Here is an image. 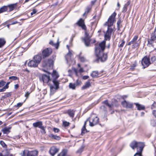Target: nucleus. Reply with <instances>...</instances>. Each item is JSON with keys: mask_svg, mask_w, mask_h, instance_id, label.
Listing matches in <instances>:
<instances>
[{"mask_svg": "<svg viewBox=\"0 0 156 156\" xmlns=\"http://www.w3.org/2000/svg\"><path fill=\"white\" fill-rule=\"evenodd\" d=\"M98 121L99 118L97 117H91L89 119L90 126H94L98 123Z\"/></svg>", "mask_w": 156, "mask_h": 156, "instance_id": "7", "label": "nucleus"}, {"mask_svg": "<svg viewBox=\"0 0 156 156\" xmlns=\"http://www.w3.org/2000/svg\"><path fill=\"white\" fill-rule=\"evenodd\" d=\"M152 113L154 116L156 117V110H154Z\"/></svg>", "mask_w": 156, "mask_h": 156, "instance_id": "61", "label": "nucleus"}, {"mask_svg": "<svg viewBox=\"0 0 156 156\" xmlns=\"http://www.w3.org/2000/svg\"><path fill=\"white\" fill-rule=\"evenodd\" d=\"M130 147L133 149H134L137 148V150H140V151H142L144 145V143L142 142H137L135 141H133L130 144Z\"/></svg>", "mask_w": 156, "mask_h": 156, "instance_id": "4", "label": "nucleus"}, {"mask_svg": "<svg viewBox=\"0 0 156 156\" xmlns=\"http://www.w3.org/2000/svg\"><path fill=\"white\" fill-rule=\"evenodd\" d=\"M53 131L55 133H58L59 131V129L57 128H54Z\"/></svg>", "mask_w": 156, "mask_h": 156, "instance_id": "54", "label": "nucleus"}, {"mask_svg": "<svg viewBox=\"0 0 156 156\" xmlns=\"http://www.w3.org/2000/svg\"><path fill=\"white\" fill-rule=\"evenodd\" d=\"M63 125L64 126L66 127L69 126V123L66 121L63 122Z\"/></svg>", "mask_w": 156, "mask_h": 156, "instance_id": "50", "label": "nucleus"}, {"mask_svg": "<svg viewBox=\"0 0 156 156\" xmlns=\"http://www.w3.org/2000/svg\"><path fill=\"white\" fill-rule=\"evenodd\" d=\"M6 6L7 7V10H8L9 8V11L11 12L13 11L17 6V3L8 5Z\"/></svg>", "mask_w": 156, "mask_h": 156, "instance_id": "15", "label": "nucleus"}, {"mask_svg": "<svg viewBox=\"0 0 156 156\" xmlns=\"http://www.w3.org/2000/svg\"><path fill=\"white\" fill-rule=\"evenodd\" d=\"M8 11L7 7L4 5L0 8V14Z\"/></svg>", "mask_w": 156, "mask_h": 156, "instance_id": "24", "label": "nucleus"}, {"mask_svg": "<svg viewBox=\"0 0 156 156\" xmlns=\"http://www.w3.org/2000/svg\"><path fill=\"white\" fill-rule=\"evenodd\" d=\"M75 84H76V86L78 85H80L81 84V82L79 80H77L76 82L74 83Z\"/></svg>", "mask_w": 156, "mask_h": 156, "instance_id": "48", "label": "nucleus"}, {"mask_svg": "<svg viewBox=\"0 0 156 156\" xmlns=\"http://www.w3.org/2000/svg\"><path fill=\"white\" fill-rule=\"evenodd\" d=\"M121 103L123 107L127 108H131L133 107V105L131 103L126 102L125 100L122 102Z\"/></svg>", "mask_w": 156, "mask_h": 156, "instance_id": "14", "label": "nucleus"}, {"mask_svg": "<svg viewBox=\"0 0 156 156\" xmlns=\"http://www.w3.org/2000/svg\"><path fill=\"white\" fill-rule=\"evenodd\" d=\"M79 58L80 61L81 62H84L86 60V58L83 56H80Z\"/></svg>", "mask_w": 156, "mask_h": 156, "instance_id": "44", "label": "nucleus"}, {"mask_svg": "<svg viewBox=\"0 0 156 156\" xmlns=\"http://www.w3.org/2000/svg\"><path fill=\"white\" fill-rule=\"evenodd\" d=\"M125 43V41L124 40H122L119 43V47H122Z\"/></svg>", "mask_w": 156, "mask_h": 156, "instance_id": "38", "label": "nucleus"}, {"mask_svg": "<svg viewBox=\"0 0 156 156\" xmlns=\"http://www.w3.org/2000/svg\"><path fill=\"white\" fill-rule=\"evenodd\" d=\"M137 108V109L139 110H144L145 109V107L143 105L139 104L138 103L135 104Z\"/></svg>", "mask_w": 156, "mask_h": 156, "instance_id": "23", "label": "nucleus"}, {"mask_svg": "<svg viewBox=\"0 0 156 156\" xmlns=\"http://www.w3.org/2000/svg\"><path fill=\"white\" fill-rule=\"evenodd\" d=\"M40 129H42L41 133L42 134H44L46 133V131L44 126H43Z\"/></svg>", "mask_w": 156, "mask_h": 156, "instance_id": "53", "label": "nucleus"}, {"mask_svg": "<svg viewBox=\"0 0 156 156\" xmlns=\"http://www.w3.org/2000/svg\"><path fill=\"white\" fill-rule=\"evenodd\" d=\"M23 104V103L20 102L17 104L15 105V106L19 108Z\"/></svg>", "mask_w": 156, "mask_h": 156, "instance_id": "52", "label": "nucleus"}, {"mask_svg": "<svg viewBox=\"0 0 156 156\" xmlns=\"http://www.w3.org/2000/svg\"><path fill=\"white\" fill-rule=\"evenodd\" d=\"M11 128V126H9L8 127H5L1 130V131L4 134H8L10 132V129Z\"/></svg>", "mask_w": 156, "mask_h": 156, "instance_id": "16", "label": "nucleus"}, {"mask_svg": "<svg viewBox=\"0 0 156 156\" xmlns=\"http://www.w3.org/2000/svg\"><path fill=\"white\" fill-rule=\"evenodd\" d=\"M151 63H154V65H156V56H153L151 57Z\"/></svg>", "mask_w": 156, "mask_h": 156, "instance_id": "32", "label": "nucleus"}, {"mask_svg": "<svg viewBox=\"0 0 156 156\" xmlns=\"http://www.w3.org/2000/svg\"><path fill=\"white\" fill-rule=\"evenodd\" d=\"M151 125L153 126H155L156 124V121L154 119H151Z\"/></svg>", "mask_w": 156, "mask_h": 156, "instance_id": "39", "label": "nucleus"}, {"mask_svg": "<svg viewBox=\"0 0 156 156\" xmlns=\"http://www.w3.org/2000/svg\"><path fill=\"white\" fill-rule=\"evenodd\" d=\"M17 23H18V22H17V21H14V22H12V21H10L9 22V24L8 25V26L9 27V25H14V24H16Z\"/></svg>", "mask_w": 156, "mask_h": 156, "instance_id": "46", "label": "nucleus"}, {"mask_svg": "<svg viewBox=\"0 0 156 156\" xmlns=\"http://www.w3.org/2000/svg\"><path fill=\"white\" fill-rule=\"evenodd\" d=\"M103 103L105 104L107 106L108 104V101L107 100H105L103 102Z\"/></svg>", "mask_w": 156, "mask_h": 156, "instance_id": "59", "label": "nucleus"}, {"mask_svg": "<svg viewBox=\"0 0 156 156\" xmlns=\"http://www.w3.org/2000/svg\"><path fill=\"white\" fill-rule=\"evenodd\" d=\"M136 66V64L134 63L131 66L130 68V69L132 70H133L134 69L135 67Z\"/></svg>", "mask_w": 156, "mask_h": 156, "instance_id": "55", "label": "nucleus"}, {"mask_svg": "<svg viewBox=\"0 0 156 156\" xmlns=\"http://www.w3.org/2000/svg\"><path fill=\"white\" fill-rule=\"evenodd\" d=\"M37 12V10L36 9H34L32 10V12H31V16H33Z\"/></svg>", "mask_w": 156, "mask_h": 156, "instance_id": "45", "label": "nucleus"}, {"mask_svg": "<svg viewBox=\"0 0 156 156\" xmlns=\"http://www.w3.org/2000/svg\"><path fill=\"white\" fill-rule=\"evenodd\" d=\"M49 136L51 138L56 140H59L61 139L60 137L59 136H58L56 135H54L53 134H50L49 135Z\"/></svg>", "mask_w": 156, "mask_h": 156, "instance_id": "22", "label": "nucleus"}, {"mask_svg": "<svg viewBox=\"0 0 156 156\" xmlns=\"http://www.w3.org/2000/svg\"><path fill=\"white\" fill-rule=\"evenodd\" d=\"M6 41L4 38H0V48H2L6 44Z\"/></svg>", "mask_w": 156, "mask_h": 156, "instance_id": "20", "label": "nucleus"}, {"mask_svg": "<svg viewBox=\"0 0 156 156\" xmlns=\"http://www.w3.org/2000/svg\"><path fill=\"white\" fill-rule=\"evenodd\" d=\"M100 108L101 109H103L105 111L106 110L105 106L104 105L102 106Z\"/></svg>", "mask_w": 156, "mask_h": 156, "instance_id": "63", "label": "nucleus"}, {"mask_svg": "<svg viewBox=\"0 0 156 156\" xmlns=\"http://www.w3.org/2000/svg\"><path fill=\"white\" fill-rule=\"evenodd\" d=\"M67 151L66 150L64 149L57 156H66Z\"/></svg>", "mask_w": 156, "mask_h": 156, "instance_id": "28", "label": "nucleus"}, {"mask_svg": "<svg viewBox=\"0 0 156 156\" xmlns=\"http://www.w3.org/2000/svg\"><path fill=\"white\" fill-rule=\"evenodd\" d=\"M77 24L81 27L83 30H86V27L84 23V20L82 19H80L76 23Z\"/></svg>", "mask_w": 156, "mask_h": 156, "instance_id": "11", "label": "nucleus"}, {"mask_svg": "<svg viewBox=\"0 0 156 156\" xmlns=\"http://www.w3.org/2000/svg\"><path fill=\"white\" fill-rule=\"evenodd\" d=\"M38 153V151L36 150L30 151V156H36L37 154Z\"/></svg>", "mask_w": 156, "mask_h": 156, "instance_id": "25", "label": "nucleus"}, {"mask_svg": "<svg viewBox=\"0 0 156 156\" xmlns=\"http://www.w3.org/2000/svg\"><path fill=\"white\" fill-rule=\"evenodd\" d=\"M19 85L18 84H15L14 86V88L15 89H17L19 87Z\"/></svg>", "mask_w": 156, "mask_h": 156, "instance_id": "62", "label": "nucleus"}, {"mask_svg": "<svg viewBox=\"0 0 156 156\" xmlns=\"http://www.w3.org/2000/svg\"><path fill=\"white\" fill-rule=\"evenodd\" d=\"M6 82L3 80L0 81V87H3L4 86Z\"/></svg>", "mask_w": 156, "mask_h": 156, "instance_id": "41", "label": "nucleus"}, {"mask_svg": "<svg viewBox=\"0 0 156 156\" xmlns=\"http://www.w3.org/2000/svg\"><path fill=\"white\" fill-rule=\"evenodd\" d=\"M121 23V21L120 20H119L117 22V27L118 28V29H119V27H120V24Z\"/></svg>", "mask_w": 156, "mask_h": 156, "instance_id": "49", "label": "nucleus"}, {"mask_svg": "<svg viewBox=\"0 0 156 156\" xmlns=\"http://www.w3.org/2000/svg\"><path fill=\"white\" fill-rule=\"evenodd\" d=\"M59 150V148H57L56 147L53 146L51 147L49 150L50 154L52 156L57 153Z\"/></svg>", "mask_w": 156, "mask_h": 156, "instance_id": "12", "label": "nucleus"}, {"mask_svg": "<svg viewBox=\"0 0 156 156\" xmlns=\"http://www.w3.org/2000/svg\"><path fill=\"white\" fill-rule=\"evenodd\" d=\"M88 132L86 129V126H83V128L81 129V134L83 135V134L85 133H86Z\"/></svg>", "mask_w": 156, "mask_h": 156, "instance_id": "36", "label": "nucleus"}, {"mask_svg": "<svg viewBox=\"0 0 156 156\" xmlns=\"http://www.w3.org/2000/svg\"><path fill=\"white\" fill-rule=\"evenodd\" d=\"M53 79L52 80V82L55 86V87H54L52 85H51L50 86L51 92L53 94L55 92V91L58 89L59 87V82L57 80V79L59 75L57 72L55 70H53V73L52 74Z\"/></svg>", "mask_w": 156, "mask_h": 156, "instance_id": "3", "label": "nucleus"}, {"mask_svg": "<svg viewBox=\"0 0 156 156\" xmlns=\"http://www.w3.org/2000/svg\"><path fill=\"white\" fill-rule=\"evenodd\" d=\"M49 44L55 46L56 49H58V44L57 43L54 44L53 41H50Z\"/></svg>", "mask_w": 156, "mask_h": 156, "instance_id": "37", "label": "nucleus"}, {"mask_svg": "<svg viewBox=\"0 0 156 156\" xmlns=\"http://www.w3.org/2000/svg\"><path fill=\"white\" fill-rule=\"evenodd\" d=\"M9 79L10 80V82H12V81L19 80V78L16 76H12L9 77Z\"/></svg>", "mask_w": 156, "mask_h": 156, "instance_id": "31", "label": "nucleus"}, {"mask_svg": "<svg viewBox=\"0 0 156 156\" xmlns=\"http://www.w3.org/2000/svg\"><path fill=\"white\" fill-rule=\"evenodd\" d=\"M76 87V84L75 83H70L69 85V88L73 90L75 89Z\"/></svg>", "mask_w": 156, "mask_h": 156, "instance_id": "34", "label": "nucleus"}, {"mask_svg": "<svg viewBox=\"0 0 156 156\" xmlns=\"http://www.w3.org/2000/svg\"><path fill=\"white\" fill-rule=\"evenodd\" d=\"M42 79L44 83H48L51 81L50 76L48 75L45 74H43L42 76Z\"/></svg>", "mask_w": 156, "mask_h": 156, "instance_id": "13", "label": "nucleus"}, {"mask_svg": "<svg viewBox=\"0 0 156 156\" xmlns=\"http://www.w3.org/2000/svg\"><path fill=\"white\" fill-rule=\"evenodd\" d=\"M138 38V36H135L132 41L128 43V45H130L131 44H133L132 45L133 48H135L137 47L140 44V42H138V41H137Z\"/></svg>", "mask_w": 156, "mask_h": 156, "instance_id": "5", "label": "nucleus"}, {"mask_svg": "<svg viewBox=\"0 0 156 156\" xmlns=\"http://www.w3.org/2000/svg\"><path fill=\"white\" fill-rule=\"evenodd\" d=\"M113 105L112 104H109V103H108V105H107V106L110 108H112V107Z\"/></svg>", "mask_w": 156, "mask_h": 156, "instance_id": "64", "label": "nucleus"}, {"mask_svg": "<svg viewBox=\"0 0 156 156\" xmlns=\"http://www.w3.org/2000/svg\"><path fill=\"white\" fill-rule=\"evenodd\" d=\"M116 13L114 12L109 17L107 22L104 24L105 26H108V29L105 34V40H109L111 38L112 33L115 31L114 27L112 28V26L116 21L115 16Z\"/></svg>", "mask_w": 156, "mask_h": 156, "instance_id": "1", "label": "nucleus"}, {"mask_svg": "<svg viewBox=\"0 0 156 156\" xmlns=\"http://www.w3.org/2000/svg\"><path fill=\"white\" fill-rule=\"evenodd\" d=\"M84 70L83 68H80V69L79 70V72L80 73H82L83 72Z\"/></svg>", "mask_w": 156, "mask_h": 156, "instance_id": "58", "label": "nucleus"}, {"mask_svg": "<svg viewBox=\"0 0 156 156\" xmlns=\"http://www.w3.org/2000/svg\"><path fill=\"white\" fill-rule=\"evenodd\" d=\"M90 86V82L89 81H88L85 83V84L82 87V88L83 90H84L89 88Z\"/></svg>", "mask_w": 156, "mask_h": 156, "instance_id": "27", "label": "nucleus"}, {"mask_svg": "<svg viewBox=\"0 0 156 156\" xmlns=\"http://www.w3.org/2000/svg\"><path fill=\"white\" fill-rule=\"evenodd\" d=\"M83 147H81L77 151V153H80L82 152L83 151Z\"/></svg>", "mask_w": 156, "mask_h": 156, "instance_id": "51", "label": "nucleus"}, {"mask_svg": "<svg viewBox=\"0 0 156 156\" xmlns=\"http://www.w3.org/2000/svg\"><path fill=\"white\" fill-rule=\"evenodd\" d=\"M67 113L71 117L73 118L74 116V112L73 110H69L67 111Z\"/></svg>", "mask_w": 156, "mask_h": 156, "instance_id": "30", "label": "nucleus"}, {"mask_svg": "<svg viewBox=\"0 0 156 156\" xmlns=\"http://www.w3.org/2000/svg\"><path fill=\"white\" fill-rule=\"evenodd\" d=\"M98 75V72L97 71H94L92 72V73L90 74V76L93 78H96L99 77Z\"/></svg>", "mask_w": 156, "mask_h": 156, "instance_id": "19", "label": "nucleus"}, {"mask_svg": "<svg viewBox=\"0 0 156 156\" xmlns=\"http://www.w3.org/2000/svg\"><path fill=\"white\" fill-rule=\"evenodd\" d=\"M0 144L4 148L7 147V145L5 144V142L3 141H0Z\"/></svg>", "mask_w": 156, "mask_h": 156, "instance_id": "43", "label": "nucleus"}, {"mask_svg": "<svg viewBox=\"0 0 156 156\" xmlns=\"http://www.w3.org/2000/svg\"><path fill=\"white\" fill-rule=\"evenodd\" d=\"M141 63L144 68L148 67L151 62L150 60V59L147 56H145L142 59Z\"/></svg>", "mask_w": 156, "mask_h": 156, "instance_id": "6", "label": "nucleus"}, {"mask_svg": "<svg viewBox=\"0 0 156 156\" xmlns=\"http://www.w3.org/2000/svg\"><path fill=\"white\" fill-rule=\"evenodd\" d=\"M29 95V92H27L25 94V96L27 98Z\"/></svg>", "mask_w": 156, "mask_h": 156, "instance_id": "60", "label": "nucleus"}, {"mask_svg": "<svg viewBox=\"0 0 156 156\" xmlns=\"http://www.w3.org/2000/svg\"><path fill=\"white\" fill-rule=\"evenodd\" d=\"M90 8H89V7L87 8L86 10L85 11V12L83 14V16H84L87 13L90 11Z\"/></svg>", "mask_w": 156, "mask_h": 156, "instance_id": "47", "label": "nucleus"}, {"mask_svg": "<svg viewBox=\"0 0 156 156\" xmlns=\"http://www.w3.org/2000/svg\"><path fill=\"white\" fill-rule=\"evenodd\" d=\"M85 37L84 38H82V41L84 42L86 46H88L90 44V40L89 37V34L86 32L85 33Z\"/></svg>", "mask_w": 156, "mask_h": 156, "instance_id": "8", "label": "nucleus"}, {"mask_svg": "<svg viewBox=\"0 0 156 156\" xmlns=\"http://www.w3.org/2000/svg\"><path fill=\"white\" fill-rule=\"evenodd\" d=\"M142 152L140 151V150H137V152L134 155V156H142Z\"/></svg>", "mask_w": 156, "mask_h": 156, "instance_id": "42", "label": "nucleus"}, {"mask_svg": "<svg viewBox=\"0 0 156 156\" xmlns=\"http://www.w3.org/2000/svg\"><path fill=\"white\" fill-rule=\"evenodd\" d=\"M12 94V93L8 92L5 94L4 96H2L1 98V100H4L5 99L7 98L10 96Z\"/></svg>", "mask_w": 156, "mask_h": 156, "instance_id": "21", "label": "nucleus"}, {"mask_svg": "<svg viewBox=\"0 0 156 156\" xmlns=\"http://www.w3.org/2000/svg\"><path fill=\"white\" fill-rule=\"evenodd\" d=\"M22 156H29V151L27 150H24Z\"/></svg>", "mask_w": 156, "mask_h": 156, "instance_id": "33", "label": "nucleus"}, {"mask_svg": "<svg viewBox=\"0 0 156 156\" xmlns=\"http://www.w3.org/2000/svg\"><path fill=\"white\" fill-rule=\"evenodd\" d=\"M8 154L4 155L3 153H0V156H8ZM10 156H12V154L10 155Z\"/></svg>", "mask_w": 156, "mask_h": 156, "instance_id": "57", "label": "nucleus"}, {"mask_svg": "<svg viewBox=\"0 0 156 156\" xmlns=\"http://www.w3.org/2000/svg\"><path fill=\"white\" fill-rule=\"evenodd\" d=\"M11 82H8L6 83V85L4 86L2 89L4 91H5L6 89H8L9 87V84H10Z\"/></svg>", "mask_w": 156, "mask_h": 156, "instance_id": "35", "label": "nucleus"}, {"mask_svg": "<svg viewBox=\"0 0 156 156\" xmlns=\"http://www.w3.org/2000/svg\"><path fill=\"white\" fill-rule=\"evenodd\" d=\"M53 64V60L52 59H49L47 61L44 62L43 65L44 67H52Z\"/></svg>", "mask_w": 156, "mask_h": 156, "instance_id": "10", "label": "nucleus"}, {"mask_svg": "<svg viewBox=\"0 0 156 156\" xmlns=\"http://www.w3.org/2000/svg\"><path fill=\"white\" fill-rule=\"evenodd\" d=\"M41 54L36 55L34 58V60L38 64H39L41 60Z\"/></svg>", "mask_w": 156, "mask_h": 156, "instance_id": "17", "label": "nucleus"}, {"mask_svg": "<svg viewBox=\"0 0 156 156\" xmlns=\"http://www.w3.org/2000/svg\"><path fill=\"white\" fill-rule=\"evenodd\" d=\"M38 64L34 60L30 61V67H36Z\"/></svg>", "mask_w": 156, "mask_h": 156, "instance_id": "26", "label": "nucleus"}, {"mask_svg": "<svg viewBox=\"0 0 156 156\" xmlns=\"http://www.w3.org/2000/svg\"><path fill=\"white\" fill-rule=\"evenodd\" d=\"M106 40H104L99 43L98 45H96L95 47V52H98L99 51L98 54L97 55V58L96 61L98 62L100 61L101 62H104L105 61L107 58V54L103 53L106 44Z\"/></svg>", "mask_w": 156, "mask_h": 156, "instance_id": "2", "label": "nucleus"}, {"mask_svg": "<svg viewBox=\"0 0 156 156\" xmlns=\"http://www.w3.org/2000/svg\"><path fill=\"white\" fill-rule=\"evenodd\" d=\"M72 55V54L71 52L69 51V52L68 53L66 57V59L67 61H68V59H69V57L70 58Z\"/></svg>", "mask_w": 156, "mask_h": 156, "instance_id": "40", "label": "nucleus"}, {"mask_svg": "<svg viewBox=\"0 0 156 156\" xmlns=\"http://www.w3.org/2000/svg\"><path fill=\"white\" fill-rule=\"evenodd\" d=\"M89 76H84L83 77V80H86L89 78Z\"/></svg>", "mask_w": 156, "mask_h": 156, "instance_id": "56", "label": "nucleus"}, {"mask_svg": "<svg viewBox=\"0 0 156 156\" xmlns=\"http://www.w3.org/2000/svg\"><path fill=\"white\" fill-rule=\"evenodd\" d=\"M43 123L41 121H38L35 123L33 124V126L35 127H38L40 128H41L43 126Z\"/></svg>", "mask_w": 156, "mask_h": 156, "instance_id": "18", "label": "nucleus"}, {"mask_svg": "<svg viewBox=\"0 0 156 156\" xmlns=\"http://www.w3.org/2000/svg\"><path fill=\"white\" fill-rule=\"evenodd\" d=\"M52 50L50 48H47L42 51L43 58H45L48 56L52 53Z\"/></svg>", "mask_w": 156, "mask_h": 156, "instance_id": "9", "label": "nucleus"}, {"mask_svg": "<svg viewBox=\"0 0 156 156\" xmlns=\"http://www.w3.org/2000/svg\"><path fill=\"white\" fill-rule=\"evenodd\" d=\"M156 39V27L155 28L154 30V35L152 36L151 37V40L150 41H148V42L149 43L150 42V41L151 40L152 41H154Z\"/></svg>", "mask_w": 156, "mask_h": 156, "instance_id": "29", "label": "nucleus"}]
</instances>
